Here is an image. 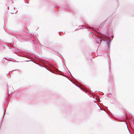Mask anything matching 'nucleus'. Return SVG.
<instances>
[{
    "instance_id": "nucleus-1",
    "label": "nucleus",
    "mask_w": 134,
    "mask_h": 134,
    "mask_svg": "<svg viewBox=\"0 0 134 134\" xmlns=\"http://www.w3.org/2000/svg\"><path fill=\"white\" fill-rule=\"evenodd\" d=\"M101 41H102V40H100V42H101Z\"/></svg>"
}]
</instances>
